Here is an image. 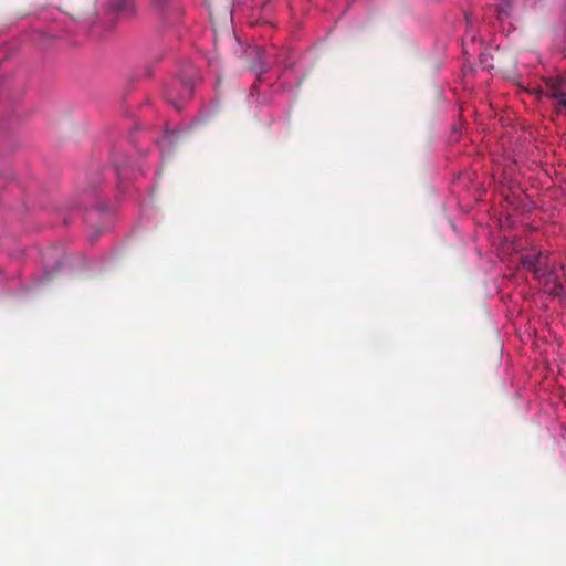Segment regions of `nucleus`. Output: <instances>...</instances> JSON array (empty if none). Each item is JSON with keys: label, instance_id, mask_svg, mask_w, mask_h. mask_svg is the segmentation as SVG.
I'll list each match as a JSON object with an SVG mask.
<instances>
[{"label": "nucleus", "instance_id": "nucleus-1", "mask_svg": "<svg viewBox=\"0 0 566 566\" xmlns=\"http://www.w3.org/2000/svg\"><path fill=\"white\" fill-rule=\"evenodd\" d=\"M522 264L534 277L543 281L546 291L558 297H566V269L560 266V274L549 263L548 252L528 253L522 256Z\"/></svg>", "mask_w": 566, "mask_h": 566}, {"label": "nucleus", "instance_id": "nucleus-2", "mask_svg": "<svg viewBox=\"0 0 566 566\" xmlns=\"http://www.w3.org/2000/svg\"><path fill=\"white\" fill-rule=\"evenodd\" d=\"M197 76V72L189 67L186 70L182 75H180L178 83L181 86L180 92L178 93V96L174 92L167 93V101L172 104L177 109H180V103L185 99H188L192 92H193V83L195 77Z\"/></svg>", "mask_w": 566, "mask_h": 566}, {"label": "nucleus", "instance_id": "nucleus-3", "mask_svg": "<svg viewBox=\"0 0 566 566\" xmlns=\"http://www.w3.org/2000/svg\"><path fill=\"white\" fill-rule=\"evenodd\" d=\"M151 11L155 17L165 22L172 23L178 18V10L170 0H153Z\"/></svg>", "mask_w": 566, "mask_h": 566}, {"label": "nucleus", "instance_id": "nucleus-4", "mask_svg": "<svg viewBox=\"0 0 566 566\" xmlns=\"http://www.w3.org/2000/svg\"><path fill=\"white\" fill-rule=\"evenodd\" d=\"M545 91L543 94L556 101L560 95L566 93V80L562 76H551L544 80Z\"/></svg>", "mask_w": 566, "mask_h": 566}, {"label": "nucleus", "instance_id": "nucleus-5", "mask_svg": "<svg viewBox=\"0 0 566 566\" xmlns=\"http://www.w3.org/2000/svg\"><path fill=\"white\" fill-rule=\"evenodd\" d=\"M248 57H253L256 62L250 64V67L258 71L259 75L268 71V62L265 52L259 46H250L245 51Z\"/></svg>", "mask_w": 566, "mask_h": 566}, {"label": "nucleus", "instance_id": "nucleus-6", "mask_svg": "<svg viewBox=\"0 0 566 566\" xmlns=\"http://www.w3.org/2000/svg\"><path fill=\"white\" fill-rule=\"evenodd\" d=\"M111 8L118 13H133L130 0H112Z\"/></svg>", "mask_w": 566, "mask_h": 566}, {"label": "nucleus", "instance_id": "nucleus-7", "mask_svg": "<svg viewBox=\"0 0 566 566\" xmlns=\"http://www.w3.org/2000/svg\"><path fill=\"white\" fill-rule=\"evenodd\" d=\"M557 111L565 112L566 113V93L564 95H560L556 101Z\"/></svg>", "mask_w": 566, "mask_h": 566}, {"label": "nucleus", "instance_id": "nucleus-8", "mask_svg": "<svg viewBox=\"0 0 566 566\" xmlns=\"http://www.w3.org/2000/svg\"><path fill=\"white\" fill-rule=\"evenodd\" d=\"M505 4L504 6H501L500 9H499V15L502 17V15H505L507 17L510 14V2L509 0H505Z\"/></svg>", "mask_w": 566, "mask_h": 566}]
</instances>
